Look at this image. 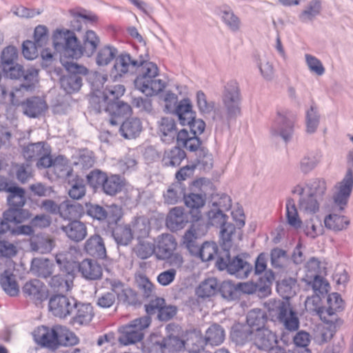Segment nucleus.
I'll list each match as a JSON object with an SVG mask.
<instances>
[{"label":"nucleus","mask_w":353,"mask_h":353,"mask_svg":"<svg viewBox=\"0 0 353 353\" xmlns=\"http://www.w3.org/2000/svg\"><path fill=\"white\" fill-rule=\"evenodd\" d=\"M219 292L221 296L227 301H234L239 299L237 284L230 281H224L220 285Z\"/></svg>","instance_id":"obj_61"},{"label":"nucleus","mask_w":353,"mask_h":353,"mask_svg":"<svg viewBox=\"0 0 353 353\" xmlns=\"http://www.w3.org/2000/svg\"><path fill=\"white\" fill-rule=\"evenodd\" d=\"M6 192L10 194L8 196V204L16 208H21L26 202L25 191L23 188L17 186H10Z\"/></svg>","instance_id":"obj_48"},{"label":"nucleus","mask_w":353,"mask_h":353,"mask_svg":"<svg viewBox=\"0 0 353 353\" xmlns=\"http://www.w3.org/2000/svg\"><path fill=\"white\" fill-rule=\"evenodd\" d=\"M178 132L176 123L172 118L163 117L158 122V133L163 143H172L174 139H176Z\"/></svg>","instance_id":"obj_24"},{"label":"nucleus","mask_w":353,"mask_h":353,"mask_svg":"<svg viewBox=\"0 0 353 353\" xmlns=\"http://www.w3.org/2000/svg\"><path fill=\"white\" fill-rule=\"evenodd\" d=\"M100 43V39L93 30H87L83 37V45L74 32L69 30H57L53 35L56 50H63L65 56L78 59L83 54L91 57Z\"/></svg>","instance_id":"obj_2"},{"label":"nucleus","mask_w":353,"mask_h":353,"mask_svg":"<svg viewBox=\"0 0 353 353\" xmlns=\"http://www.w3.org/2000/svg\"><path fill=\"white\" fill-rule=\"evenodd\" d=\"M125 87L117 84L105 88L103 92H99L90 99L92 108L98 113L108 112L110 115L125 117L130 114L131 106L119 99L123 95Z\"/></svg>","instance_id":"obj_3"},{"label":"nucleus","mask_w":353,"mask_h":353,"mask_svg":"<svg viewBox=\"0 0 353 353\" xmlns=\"http://www.w3.org/2000/svg\"><path fill=\"white\" fill-rule=\"evenodd\" d=\"M142 130V123L138 118H130L123 121L119 131L125 139L136 138Z\"/></svg>","instance_id":"obj_34"},{"label":"nucleus","mask_w":353,"mask_h":353,"mask_svg":"<svg viewBox=\"0 0 353 353\" xmlns=\"http://www.w3.org/2000/svg\"><path fill=\"white\" fill-rule=\"evenodd\" d=\"M222 101L224 111H216L214 119L222 123H228L235 119L241 112V93L239 83L236 81L227 83L223 93Z\"/></svg>","instance_id":"obj_8"},{"label":"nucleus","mask_w":353,"mask_h":353,"mask_svg":"<svg viewBox=\"0 0 353 353\" xmlns=\"http://www.w3.org/2000/svg\"><path fill=\"white\" fill-rule=\"evenodd\" d=\"M137 287L143 296L146 298H153L155 294L154 285L148 277L144 275H139L136 277Z\"/></svg>","instance_id":"obj_63"},{"label":"nucleus","mask_w":353,"mask_h":353,"mask_svg":"<svg viewBox=\"0 0 353 353\" xmlns=\"http://www.w3.org/2000/svg\"><path fill=\"white\" fill-rule=\"evenodd\" d=\"M60 229L70 240L75 243L82 241L88 234L85 224L80 221H69L66 225H61Z\"/></svg>","instance_id":"obj_22"},{"label":"nucleus","mask_w":353,"mask_h":353,"mask_svg":"<svg viewBox=\"0 0 353 353\" xmlns=\"http://www.w3.org/2000/svg\"><path fill=\"white\" fill-rule=\"evenodd\" d=\"M0 285L3 291L10 296H17L20 292L17 275L11 270H6L0 274Z\"/></svg>","instance_id":"obj_26"},{"label":"nucleus","mask_w":353,"mask_h":353,"mask_svg":"<svg viewBox=\"0 0 353 353\" xmlns=\"http://www.w3.org/2000/svg\"><path fill=\"white\" fill-rule=\"evenodd\" d=\"M21 292L25 298L36 305L41 303L48 296V290L46 286L39 279L27 281L22 287Z\"/></svg>","instance_id":"obj_18"},{"label":"nucleus","mask_w":353,"mask_h":353,"mask_svg":"<svg viewBox=\"0 0 353 353\" xmlns=\"http://www.w3.org/2000/svg\"><path fill=\"white\" fill-rule=\"evenodd\" d=\"M320 116L316 107L312 105L310 108L306 111V128L307 132L314 133L319 124Z\"/></svg>","instance_id":"obj_64"},{"label":"nucleus","mask_w":353,"mask_h":353,"mask_svg":"<svg viewBox=\"0 0 353 353\" xmlns=\"http://www.w3.org/2000/svg\"><path fill=\"white\" fill-rule=\"evenodd\" d=\"M87 214L100 222H105L109 226L117 224L123 215L122 208L115 204L101 206L98 204L86 205Z\"/></svg>","instance_id":"obj_13"},{"label":"nucleus","mask_w":353,"mask_h":353,"mask_svg":"<svg viewBox=\"0 0 353 353\" xmlns=\"http://www.w3.org/2000/svg\"><path fill=\"white\" fill-rule=\"evenodd\" d=\"M254 332L248 325L235 327L232 333L231 338L237 345H244L250 341H253Z\"/></svg>","instance_id":"obj_46"},{"label":"nucleus","mask_w":353,"mask_h":353,"mask_svg":"<svg viewBox=\"0 0 353 353\" xmlns=\"http://www.w3.org/2000/svg\"><path fill=\"white\" fill-rule=\"evenodd\" d=\"M77 299L63 294H54L49 300V310L54 316L65 319L73 314Z\"/></svg>","instance_id":"obj_17"},{"label":"nucleus","mask_w":353,"mask_h":353,"mask_svg":"<svg viewBox=\"0 0 353 353\" xmlns=\"http://www.w3.org/2000/svg\"><path fill=\"white\" fill-rule=\"evenodd\" d=\"M236 230L234 224L226 222L220 230L221 250H230L232 246V236Z\"/></svg>","instance_id":"obj_58"},{"label":"nucleus","mask_w":353,"mask_h":353,"mask_svg":"<svg viewBox=\"0 0 353 353\" xmlns=\"http://www.w3.org/2000/svg\"><path fill=\"white\" fill-rule=\"evenodd\" d=\"M347 163L350 168L342 181L335 185L332 196L334 207L341 212L346 208L353 189V150L348 153Z\"/></svg>","instance_id":"obj_10"},{"label":"nucleus","mask_w":353,"mask_h":353,"mask_svg":"<svg viewBox=\"0 0 353 353\" xmlns=\"http://www.w3.org/2000/svg\"><path fill=\"white\" fill-rule=\"evenodd\" d=\"M71 316L70 323L73 325H87L94 316L93 307L90 303H83L77 300L75 310Z\"/></svg>","instance_id":"obj_23"},{"label":"nucleus","mask_w":353,"mask_h":353,"mask_svg":"<svg viewBox=\"0 0 353 353\" xmlns=\"http://www.w3.org/2000/svg\"><path fill=\"white\" fill-rule=\"evenodd\" d=\"M296 115L288 110L280 109L276 111V117L271 126V134L274 137H281L288 142L292 137Z\"/></svg>","instance_id":"obj_12"},{"label":"nucleus","mask_w":353,"mask_h":353,"mask_svg":"<svg viewBox=\"0 0 353 353\" xmlns=\"http://www.w3.org/2000/svg\"><path fill=\"white\" fill-rule=\"evenodd\" d=\"M81 273L83 278L88 281H96L101 278L103 268L95 260L86 259L81 263L77 262V270Z\"/></svg>","instance_id":"obj_20"},{"label":"nucleus","mask_w":353,"mask_h":353,"mask_svg":"<svg viewBox=\"0 0 353 353\" xmlns=\"http://www.w3.org/2000/svg\"><path fill=\"white\" fill-rule=\"evenodd\" d=\"M268 316L265 311L259 308L250 310L246 317L247 325L250 327L254 332L265 328Z\"/></svg>","instance_id":"obj_33"},{"label":"nucleus","mask_w":353,"mask_h":353,"mask_svg":"<svg viewBox=\"0 0 353 353\" xmlns=\"http://www.w3.org/2000/svg\"><path fill=\"white\" fill-rule=\"evenodd\" d=\"M117 52V48L113 46H105L101 48L97 54V64L99 66L108 65L114 59H115Z\"/></svg>","instance_id":"obj_50"},{"label":"nucleus","mask_w":353,"mask_h":353,"mask_svg":"<svg viewBox=\"0 0 353 353\" xmlns=\"http://www.w3.org/2000/svg\"><path fill=\"white\" fill-rule=\"evenodd\" d=\"M199 239V234L196 231L195 225H193L187 230L183 236V244L193 256L196 255L201 247V243Z\"/></svg>","instance_id":"obj_38"},{"label":"nucleus","mask_w":353,"mask_h":353,"mask_svg":"<svg viewBox=\"0 0 353 353\" xmlns=\"http://www.w3.org/2000/svg\"><path fill=\"white\" fill-rule=\"evenodd\" d=\"M24 114L30 118H37L48 109L46 101L39 97H32L21 101L20 105Z\"/></svg>","instance_id":"obj_21"},{"label":"nucleus","mask_w":353,"mask_h":353,"mask_svg":"<svg viewBox=\"0 0 353 353\" xmlns=\"http://www.w3.org/2000/svg\"><path fill=\"white\" fill-rule=\"evenodd\" d=\"M324 224L327 229L338 232L347 230L350 224V220L346 216L333 212L325 216Z\"/></svg>","instance_id":"obj_32"},{"label":"nucleus","mask_w":353,"mask_h":353,"mask_svg":"<svg viewBox=\"0 0 353 353\" xmlns=\"http://www.w3.org/2000/svg\"><path fill=\"white\" fill-rule=\"evenodd\" d=\"M33 251L41 254L50 252L54 247V241L52 239L46 236H37L30 243Z\"/></svg>","instance_id":"obj_57"},{"label":"nucleus","mask_w":353,"mask_h":353,"mask_svg":"<svg viewBox=\"0 0 353 353\" xmlns=\"http://www.w3.org/2000/svg\"><path fill=\"white\" fill-rule=\"evenodd\" d=\"M326 182L322 179H312L306 183V194L322 200L326 192Z\"/></svg>","instance_id":"obj_41"},{"label":"nucleus","mask_w":353,"mask_h":353,"mask_svg":"<svg viewBox=\"0 0 353 353\" xmlns=\"http://www.w3.org/2000/svg\"><path fill=\"white\" fill-rule=\"evenodd\" d=\"M320 162V156L310 153L305 155L300 161L299 169L301 172L307 174L314 170Z\"/></svg>","instance_id":"obj_62"},{"label":"nucleus","mask_w":353,"mask_h":353,"mask_svg":"<svg viewBox=\"0 0 353 353\" xmlns=\"http://www.w3.org/2000/svg\"><path fill=\"white\" fill-rule=\"evenodd\" d=\"M136 73L134 86L147 97L157 94L165 87V83L157 78L159 69L152 62L140 59Z\"/></svg>","instance_id":"obj_5"},{"label":"nucleus","mask_w":353,"mask_h":353,"mask_svg":"<svg viewBox=\"0 0 353 353\" xmlns=\"http://www.w3.org/2000/svg\"><path fill=\"white\" fill-rule=\"evenodd\" d=\"M188 215L183 208L175 207L172 209L166 219V225L172 231L183 228L188 222Z\"/></svg>","instance_id":"obj_27"},{"label":"nucleus","mask_w":353,"mask_h":353,"mask_svg":"<svg viewBox=\"0 0 353 353\" xmlns=\"http://www.w3.org/2000/svg\"><path fill=\"white\" fill-rule=\"evenodd\" d=\"M65 67L70 73L60 79L61 88L68 94L78 92L82 86L81 74H86L88 69L77 63L67 61Z\"/></svg>","instance_id":"obj_14"},{"label":"nucleus","mask_w":353,"mask_h":353,"mask_svg":"<svg viewBox=\"0 0 353 353\" xmlns=\"http://www.w3.org/2000/svg\"><path fill=\"white\" fill-rule=\"evenodd\" d=\"M176 247V242L172 235L163 234L155 248V254L159 259H167L172 254Z\"/></svg>","instance_id":"obj_28"},{"label":"nucleus","mask_w":353,"mask_h":353,"mask_svg":"<svg viewBox=\"0 0 353 353\" xmlns=\"http://www.w3.org/2000/svg\"><path fill=\"white\" fill-rule=\"evenodd\" d=\"M185 156V152L181 147L175 146L165 151L162 163L165 166L176 167L181 164Z\"/></svg>","instance_id":"obj_36"},{"label":"nucleus","mask_w":353,"mask_h":353,"mask_svg":"<svg viewBox=\"0 0 353 353\" xmlns=\"http://www.w3.org/2000/svg\"><path fill=\"white\" fill-rule=\"evenodd\" d=\"M82 212V206L78 203H72L70 201H65L59 204V214L64 219L77 218Z\"/></svg>","instance_id":"obj_44"},{"label":"nucleus","mask_w":353,"mask_h":353,"mask_svg":"<svg viewBox=\"0 0 353 353\" xmlns=\"http://www.w3.org/2000/svg\"><path fill=\"white\" fill-rule=\"evenodd\" d=\"M123 186V183L121 177L119 175H112L106 177L102 189L106 194L113 196L121 192Z\"/></svg>","instance_id":"obj_49"},{"label":"nucleus","mask_w":353,"mask_h":353,"mask_svg":"<svg viewBox=\"0 0 353 353\" xmlns=\"http://www.w3.org/2000/svg\"><path fill=\"white\" fill-rule=\"evenodd\" d=\"M218 288V282L215 278H209L203 281L196 290L199 297H210L216 294Z\"/></svg>","instance_id":"obj_54"},{"label":"nucleus","mask_w":353,"mask_h":353,"mask_svg":"<svg viewBox=\"0 0 353 353\" xmlns=\"http://www.w3.org/2000/svg\"><path fill=\"white\" fill-rule=\"evenodd\" d=\"M112 229V235L118 245H127L133 239L131 227L129 225H117Z\"/></svg>","instance_id":"obj_39"},{"label":"nucleus","mask_w":353,"mask_h":353,"mask_svg":"<svg viewBox=\"0 0 353 353\" xmlns=\"http://www.w3.org/2000/svg\"><path fill=\"white\" fill-rule=\"evenodd\" d=\"M74 159V165L81 170H88L92 168L94 163L93 152L88 150L79 151Z\"/></svg>","instance_id":"obj_52"},{"label":"nucleus","mask_w":353,"mask_h":353,"mask_svg":"<svg viewBox=\"0 0 353 353\" xmlns=\"http://www.w3.org/2000/svg\"><path fill=\"white\" fill-rule=\"evenodd\" d=\"M48 148L49 145L43 142L31 143L23 148V154L28 161L37 160Z\"/></svg>","instance_id":"obj_51"},{"label":"nucleus","mask_w":353,"mask_h":353,"mask_svg":"<svg viewBox=\"0 0 353 353\" xmlns=\"http://www.w3.org/2000/svg\"><path fill=\"white\" fill-rule=\"evenodd\" d=\"M185 205L190 208V213L192 214L193 221H197L201 217L199 210L203 208L205 203V194L203 193H190L183 196Z\"/></svg>","instance_id":"obj_29"},{"label":"nucleus","mask_w":353,"mask_h":353,"mask_svg":"<svg viewBox=\"0 0 353 353\" xmlns=\"http://www.w3.org/2000/svg\"><path fill=\"white\" fill-rule=\"evenodd\" d=\"M175 113L182 125H186L187 122L192 121V117L195 115L188 99L182 100L179 103L175 109Z\"/></svg>","instance_id":"obj_45"},{"label":"nucleus","mask_w":353,"mask_h":353,"mask_svg":"<svg viewBox=\"0 0 353 353\" xmlns=\"http://www.w3.org/2000/svg\"><path fill=\"white\" fill-rule=\"evenodd\" d=\"M253 342L258 349L268 351L277 344L278 340L274 333L265 327L254 332Z\"/></svg>","instance_id":"obj_25"},{"label":"nucleus","mask_w":353,"mask_h":353,"mask_svg":"<svg viewBox=\"0 0 353 353\" xmlns=\"http://www.w3.org/2000/svg\"><path fill=\"white\" fill-rule=\"evenodd\" d=\"M296 280L292 277L283 279L277 283L278 293L283 300L270 299L266 303L267 308L272 318L281 323L285 330L290 332L296 331L299 327V319L297 313L292 307L290 298L296 294Z\"/></svg>","instance_id":"obj_1"},{"label":"nucleus","mask_w":353,"mask_h":353,"mask_svg":"<svg viewBox=\"0 0 353 353\" xmlns=\"http://www.w3.org/2000/svg\"><path fill=\"white\" fill-rule=\"evenodd\" d=\"M104 283L110 286V292L101 294L97 299V305L101 308L112 307L115 301L116 296L119 301L128 304L135 305L137 301V294L131 288L120 280L114 278H106Z\"/></svg>","instance_id":"obj_7"},{"label":"nucleus","mask_w":353,"mask_h":353,"mask_svg":"<svg viewBox=\"0 0 353 353\" xmlns=\"http://www.w3.org/2000/svg\"><path fill=\"white\" fill-rule=\"evenodd\" d=\"M176 143L179 147H183L190 152H195L201 148V141L197 136L189 133L186 129L179 131Z\"/></svg>","instance_id":"obj_31"},{"label":"nucleus","mask_w":353,"mask_h":353,"mask_svg":"<svg viewBox=\"0 0 353 353\" xmlns=\"http://www.w3.org/2000/svg\"><path fill=\"white\" fill-rule=\"evenodd\" d=\"M131 227L133 238L137 239L148 236L150 232V223L148 219L143 216L134 218L129 225Z\"/></svg>","instance_id":"obj_40"},{"label":"nucleus","mask_w":353,"mask_h":353,"mask_svg":"<svg viewBox=\"0 0 353 353\" xmlns=\"http://www.w3.org/2000/svg\"><path fill=\"white\" fill-rule=\"evenodd\" d=\"M221 19L232 32H236L240 30L241 20L231 9L221 11Z\"/></svg>","instance_id":"obj_60"},{"label":"nucleus","mask_w":353,"mask_h":353,"mask_svg":"<svg viewBox=\"0 0 353 353\" xmlns=\"http://www.w3.org/2000/svg\"><path fill=\"white\" fill-rule=\"evenodd\" d=\"M321 5L319 0H312L308 3L299 14V19L303 23L312 21L321 12Z\"/></svg>","instance_id":"obj_42"},{"label":"nucleus","mask_w":353,"mask_h":353,"mask_svg":"<svg viewBox=\"0 0 353 353\" xmlns=\"http://www.w3.org/2000/svg\"><path fill=\"white\" fill-rule=\"evenodd\" d=\"M54 264L49 259H34L32 260L31 271L39 277L48 278L52 274Z\"/></svg>","instance_id":"obj_35"},{"label":"nucleus","mask_w":353,"mask_h":353,"mask_svg":"<svg viewBox=\"0 0 353 353\" xmlns=\"http://www.w3.org/2000/svg\"><path fill=\"white\" fill-rule=\"evenodd\" d=\"M151 323V318L146 315L135 319L128 324L119 328V341L121 344L128 345L140 342L143 339L145 330Z\"/></svg>","instance_id":"obj_11"},{"label":"nucleus","mask_w":353,"mask_h":353,"mask_svg":"<svg viewBox=\"0 0 353 353\" xmlns=\"http://www.w3.org/2000/svg\"><path fill=\"white\" fill-rule=\"evenodd\" d=\"M216 266L219 270L227 272L239 279H245L252 271V265L240 256H230V250H221L219 253Z\"/></svg>","instance_id":"obj_9"},{"label":"nucleus","mask_w":353,"mask_h":353,"mask_svg":"<svg viewBox=\"0 0 353 353\" xmlns=\"http://www.w3.org/2000/svg\"><path fill=\"white\" fill-rule=\"evenodd\" d=\"M39 70L34 67L27 68L23 70L22 77L24 83L21 85V88L29 91L34 88L35 84L38 82Z\"/></svg>","instance_id":"obj_55"},{"label":"nucleus","mask_w":353,"mask_h":353,"mask_svg":"<svg viewBox=\"0 0 353 353\" xmlns=\"http://www.w3.org/2000/svg\"><path fill=\"white\" fill-rule=\"evenodd\" d=\"M217 245L214 242H205L199 248L196 256H199L203 261H209L214 259V255L219 256V253Z\"/></svg>","instance_id":"obj_59"},{"label":"nucleus","mask_w":353,"mask_h":353,"mask_svg":"<svg viewBox=\"0 0 353 353\" xmlns=\"http://www.w3.org/2000/svg\"><path fill=\"white\" fill-rule=\"evenodd\" d=\"M285 207L288 223L296 229L300 228L301 227L302 221L299 216L298 211L294 200L292 199H288Z\"/></svg>","instance_id":"obj_56"},{"label":"nucleus","mask_w":353,"mask_h":353,"mask_svg":"<svg viewBox=\"0 0 353 353\" xmlns=\"http://www.w3.org/2000/svg\"><path fill=\"white\" fill-rule=\"evenodd\" d=\"M322 200L307 194L302 195L299 201V208L301 212L307 214H315L319 210Z\"/></svg>","instance_id":"obj_37"},{"label":"nucleus","mask_w":353,"mask_h":353,"mask_svg":"<svg viewBox=\"0 0 353 353\" xmlns=\"http://www.w3.org/2000/svg\"><path fill=\"white\" fill-rule=\"evenodd\" d=\"M328 306L323 312V314H327L328 316L332 317L337 312L341 311L343 308V301L341 297V295L338 293H332L328 295L327 299Z\"/></svg>","instance_id":"obj_53"},{"label":"nucleus","mask_w":353,"mask_h":353,"mask_svg":"<svg viewBox=\"0 0 353 353\" xmlns=\"http://www.w3.org/2000/svg\"><path fill=\"white\" fill-rule=\"evenodd\" d=\"M184 347V341L178 336L170 334L165 337L151 336L148 353H178Z\"/></svg>","instance_id":"obj_15"},{"label":"nucleus","mask_w":353,"mask_h":353,"mask_svg":"<svg viewBox=\"0 0 353 353\" xmlns=\"http://www.w3.org/2000/svg\"><path fill=\"white\" fill-rule=\"evenodd\" d=\"M225 339V331L223 328L218 325L213 324L206 331L205 340L206 344L210 345H219Z\"/></svg>","instance_id":"obj_43"},{"label":"nucleus","mask_w":353,"mask_h":353,"mask_svg":"<svg viewBox=\"0 0 353 353\" xmlns=\"http://www.w3.org/2000/svg\"><path fill=\"white\" fill-rule=\"evenodd\" d=\"M32 335L37 344L52 350L60 346L76 345L79 341L74 333L60 325L52 327L39 326L34 330Z\"/></svg>","instance_id":"obj_4"},{"label":"nucleus","mask_w":353,"mask_h":353,"mask_svg":"<svg viewBox=\"0 0 353 353\" xmlns=\"http://www.w3.org/2000/svg\"><path fill=\"white\" fill-rule=\"evenodd\" d=\"M184 188L181 183L172 184L163 194L164 201L168 205H174L184 196Z\"/></svg>","instance_id":"obj_47"},{"label":"nucleus","mask_w":353,"mask_h":353,"mask_svg":"<svg viewBox=\"0 0 353 353\" xmlns=\"http://www.w3.org/2000/svg\"><path fill=\"white\" fill-rule=\"evenodd\" d=\"M307 277L312 279V280L307 282L311 285L314 295L307 297L305 301V305L307 310H313L316 309L315 306L319 301L320 296L328 292L329 284L323 279V275L312 274L307 275Z\"/></svg>","instance_id":"obj_19"},{"label":"nucleus","mask_w":353,"mask_h":353,"mask_svg":"<svg viewBox=\"0 0 353 353\" xmlns=\"http://www.w3.org/2000/svg\"><path fill=\"white\" fill-rule=\"evenodd\" d=\"M61 273L53 276L49 285L54 290L68 292L70 290L77 270V261L71 251L60 252L55 256Z\"/></svg>","instance_id":"obj_6"},{"label":"nucleus","mask_w":353,"mask_h":353,"mask_svg":"<svg viewBox=\"0 0 353 353\" xmlns=\"http://www.w3.org/2000/svg\"><path fill=\"white\" fill-rule=\"evenodd\" d=\"M85 252L98 259H104L106 256V249L103 239L98 234L91 236L85 243Z\"/></svg>","instance_id":"obj_30"},{"label":"nucleus","mask_w":353,"mask_h":353,"mask_svg":"<svg viewBox=\"0 0 353 353\" xmlns=\"http://www.w3.org/2000/svg\"><path fill=\"white\" fill-rule=\"evenodd\" d=\"M139 60L133 58L130 54L118 55L110 71V77L114 81L119 78L133 75L137 72Z\"/></svg>","instance_id":"obj_16"}]
</instances>
